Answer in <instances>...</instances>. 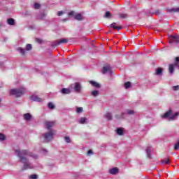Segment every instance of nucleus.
<instances>
[{
  "label": "nucleus",
  "mask_w": 179,
  "mask_h": 179,
  "mask_svg": "<svg viewBox=\"0 0 179 179\" xmlns=\"http://www.w3.org/2000/svg\"><path fill=\"white\" fill-rule=\"evenodd\" d=\"M79 124H87V118L86 117H81L78 120Z\"/></svg>",
  "instance_id": "nucleus-19"
},
{
  "label": "nucleus",
  "mask_w": 179,
  "mask_h": 179,
  "mask_svg": "<svg viewBox=\"0 0 179 179\" xmlns=\"http://www.w3.org/2000/svg\"><path fill=\"white\" fill-rule=\"evenodd\" d=\"M174 149H175V150H178V149H179V139L177 141V143L175 144Z\"/></svg>",
  "instance_id": "nucleus-33"
},
{
  "label": "nucleus",
  "mask_w": 179,
  "mask_h": 179,
  "mask_svg": "<svg viewBox=\"0 0 179 179\" xmlns=\"http://www.w3.org/2000/svg\"><path fill=\"white\" fill-rule=\"evenodd\" d=\"M173 90H179V86H173Z\"/></svg>",
  "instance_id": "nucleus-43"
},
{
  "label": "nucleus",
  "mask_w": 179,
  "mask_h": 179,
  "mask_svg": "<svg viewBox=\"0 0 179 179\" xmlns=\"http://www.w3.org/2000/svg\"><path fill=\"white\" fill-rule=\"evenodd\" d=\"M99 92L98 90H94L91 92L92 96H93L94 97L99 96Z\"/></svg>",
  "instance_id": "nucleus-24"
},
{
  "label": "nucleus",
  "mask_w": 179,
  "mask_h": 179,
  "mask_svg": "<svg viewBox=\"0 0 179 179\" xmlns=\"http://www.w3.org/2000/svg\"><path fill=\"white\" fill-rule=\"evenodd\" d=\"M43 138L45 142H50V141H52V139H54V131L50 130L49 132L45 133L43 134Z\"/></svg>",
  "instance_id": "nucleus-4"
},
{
  "label": "nucleus",
  "mask_w": 179,
  "mask_h": 179,
  "mask_svg": "<svg viewBox=\"0 0 179 179\" xmlns=\"http://www.w3.org/2000/svg\"><path fill=\"white\" fill-rule=\"evenodd\" d=\"M117 135H124V130L122 129V128H118L117 129Z\"/></svg>",
  "instance_id": "nucleus-23"
},
{
  "label": "nucleus",
  "mask_w": 179,
  "mask_h": 179,
  "mask_svg": "<svg viewBox=\"0 0 179 179\" xmlns=\"http://www.w3.org/2000/svg\"><path fill=\"white\" fill-rule=\"evenodd\" d=\"M152 152H153V148H152V146H148L146 148V153H147L148 159H152V155L150 154V153H152Z\"/></svg>",
  "instance_id": "nucleus-10"
},
{
  "label": "nucleus",
  "mask_w": 179,
  "mask_h": 179,
  "mask_svg": "<svg viewBox=\"0 0 179 179\" xmlns=\"http://www.w3.org/2000/svg\"><path fill=\"white\" fill-rule=\"evenodd\" d=\"M82 111H83V108L78 107L76 108V113H78V114H80V113H82Z\"/></svg>",
  "instance_id": "nucleus-32"
},
{
  "label": "nucleus",
  "mask_w": 179,
  "mask_h": 179,
  "mask_svg": "<svg viewBox=\"0 0 179 179\" xmlns=\"http://www.w3.org/2000/svg\"><path fill=\"white\" fill-rule=\"evenodd\" d=\"M162 73H163V69L162 68H158L156 70V75H162Z\"/></svg>",
  "instance_id": "nucleus-26"
},
{
  "label": "nucleus",
  "mask_w": 179,
  "mask_h": 179,
  "mask_svg": "<svg viewBox=\"0 0 179 179\" xmlns=\"http://www.w3.org/2000/svg\"><path fill=\"white\" fill-rule=\"evenodd\" d=\"M0 102H1V99H0Z\"/></svg>",
  "instance_id": "nucleus-49"
},
{
  "label": "nucleus",
  "mask_w": 179,
  "mask_h": 179,
  "mask_svg": "<svg viewBox=\"0 0 179 179\" xmlns=\"http://www.w3.org/2000/svg\"><path fill=\"white\" fill-rule=\"evenodd\" d=\"M56 122L55 121H45V125L49 131H51L52 127H55Z\"/></svg>",
  "instance_id": "nucleus-6"
},
{
  "label": "nucleus",
  "mask_w": 179,
  "mask_h": 179,
  "mask_svg": "<svg viewBox=\"0 0 179 179\" xmlns=\"http://www.w3.org/2000/svg\"><path fill=\"white\" fill-rule=\"evenodd\" d=\"M162 163H163L164 164H169V163H170V159L166 158L164 159H162Z\"/></svg>",
  "instance_id": "nucleus-27"
},
{
  "label": "nucleus",
  "mask_w": 179,
  "mask_h": 179,
  "mask_svg": "<svg viewBox=\"0 0 179 179\" xmlns=\"http://www.w3.org/2000/svg\"><path fill=\"white\" fill-rule=\"evenodd\" d=\"M31 100H32L33 101H43V100L41 99V98L38 97L37 95H32L31 96Z\"/></svg>",
  "instance_id": "nucleus-11"
},
{
  "label": "nucleus",
  "mask_w": 179,
  "mask_h": 179,
  "mask_svg": "<svg viewBox=\"0 0 179 179\" xmlns=\"http://www.w3.org/2000/svg\"><path fill=\"white\" fill-rule=\"evenodd\" d=\"M7 23L10 26H15V20L13 18H8L7 20Z\"/></svg>",
  "instance_id": "nucleus-16"
},
{
  "label": "nucleus",
  "mask_w": 179,
  "mask_h": 179,
  "mask_svg": "<svg viewBox=\"0 0 179 179\" xmlns=\"http://www.w3.org/2000/svg\"><path fill=\"white\" fill-rule=\"evenodd\" d=\"M18 51L22 54V55H24L25 52H26V50H24V49L22 48H20L17 49Z\"/></svg>",
  "instance_id": "nucleus-31"
},
{
  "label": "nucleus",
  "mask_w": 179,
  "mask_h": 179,
  "mask_svg": "<svg viewBox=\"0 0 179 179\" xmlns=\"http://www.w3.org/2000/svg\"><path fill=\"white\" fill-rule=\"evenodd\" d=\"M64 139L67 143H71V138H69V137L66 136L64 137Z\"/></svg>",
  "instance_id": "nucleus-37"
},
{
  "label": "nucleus",
  "mask_w": 179,
  "mask_h": 179,
  "mask_svg": "<svg viewBox=\"0 0 179 179\" xmlns=\"http://www.w3.org/2000/svg\"><path fill=\"white\" fill-rule=\"evenodd\" d=\"M0 141H5V135L0 134Z\"/></svg>",
  "instance_id": "nucleus-39"
},
{
  "label": "nucleus",
  "mask_w": 179,
  "mask_h": 179,
  "mask_svg": "<svg viewBox=\"0 0 179 179\" xmlns=\"http://www.w3.org/2000/svg\"><path fill=\"white\" fill-rule=\"evenodd\" d=\"M105 17H111V13H110V11H107L106 13Z\"/></svg>",
  "instance_id": "nucleus-36"
},
{
  "label": "nucleus",
  "mask_w": 179,
  "mask_h": 179,
  "mask_svg": "<svg viewBox=\"0 0 179 179\" xmlns=\"http://www.w3.org/2000/svg\"><path fill=\"white\" fill-rule=\"evenodd\" d=\"M29 178L30 179H37V175H36V174L31 175Z\"/></svg>",
  "instance_id": "nucleus-38"
},
{
  "label": "nucleus",
  "mask_w": 179,
  "mask_h": 179,
  "mask_svg": "<svg viewBox=\"0 0 179 179\" xmlns=\"http://www.w3.org/2000/svg\"><path fill=\"white\" fill-rule=\"evenodd\" d=\"M26 93V89L21 87L20 89H13L10 91V94L15 97H22Z\"/></svg>",
  "instance_id": "nucleus-2"
},
{
  "label": "nucleus",
  "mask_w": 179,
  "mask_h": 179,
  "mask_svg": "<svg viewBox=\"0 0 179 179\" xmlns=\"http://www.w3.org/2000/svg\"><path fill=\"white\" fill-rule=\"evenodd\" d=\"M60 92L62 94H69L71 93V90L69 88H63Z\"/></svg>",
  "instance_id": "nucleus-15"
},
{
  "label": "nucleus",
  "mask_w": 179,
  "mask_h": 179,
  "mask_svg": "<svg viewBox=\"0 0 179 179\" xmlns=\"http://www.w3.org/2000/svg\"><path fill=\"white\" fill-rule=\"evenodd\" d=\"M102 73H111V66H110V65L103 66Z\"/></svg>",
  "instance_id": "nucleus-9"
},
{
  "label": "nucleus",
  "mask_w": 179,
  "mask_h": 179,
  "mask_svg": "<svg viewBox=\"0 0 179 179\" xmlns=\"http://www.w3.org/2000/svg\"><path fill=\"white\" fill-rule=\"evenodd\" d=\"M24 120H25L26 121H30V120H31V115L30 113L24 114Z\"/></svg>",
  "instance_id": "nucleus-18"
},
{
  "label": "nucleus",
  "mask_w": 179,
  "mask_h": 179,
  "mask_svg": "<svg viewBox=\"0 0 179 179\" xmlns=\"http://www.w3.org/2000/svg\"><path fill=\"white\" fill-rule=\"evenodd\" d=\"M69 16H75V12L71 11V12L69 13Z\"/></svg>",
  "instance_id": "nucleus-41"
},
{
  "label": "nucleus",
  "mask_w": 179,
  "mask_h": 179,
  "mask_svg": "<svg viewBox=\"0 0 179 179\" xmlns=\"http://www.w3.org/2000/svg\"><path fill=\"white\" fill-rule=\"evenodd\" d=\"M105 118H106V119L108 120H113V115H111V113H107L105 115Z\"/></svg>",
  "instance_id": "nucleus-22"
},
{
  "label": "nucleus",
  "mask_w": 179,
  "mask_h": 179,
  "mask_svg": "<svg viewBox=\"0 0 179 179\" xmlns=\"http://www.w3.org/2000/svg\"><path fill=\"white\" fill-rule=\"evenodd\" d=\"M15 155L19 157L20 163L23 164V167L22 169V171H24V170H29L30 169H34L33 164L29 162V159H27L28 156L30 157H33L34 159H38V156L34 155L33 153L29 152L27 150H15Z\"/></svg>",
  "instance_id": "nucleus-1"
},
{
  "label": "nucleus",
  "mask_w": 179,
  "mask_h": 179,
  "mask_svg": "<svg viewBox=\"0 0 179 179\" xmlns=\"http://www.w3.org/2000/svg\"><path fill=\"white\" fill-rule=\"evenodd\" d=\"M178 68V69H179V64H178V66H176Z\"/></svg>",
  "instance_id": "nucleus-46"
},
{
  "label": "nucleus",
  "mask_w": 179,
  "mask_h": 179,
  "mask_svg": "<svg viewBox=\"0 0 179 179\" xmlns=\"http://www.w3.org/2000/svg\"><path fill=\"white\" fill-rule=\"evenodd\" d=\"M110 27H112L115 30H121V29H122V27H118L117 25V23H115V22H113V24H111Z\"/></svg>",
  "instance_id": "nucleus-13"
},
{
  "label": "nucleus",
  "mask_w": 179,
  "mask_h": 179,
  "mask_svg": "<svg viewBox=\"0 0 179 179\" xmlns=\"http://www.w3.org/2000/svg\"><path fill=\"white\" fill-rule=\"evenodd\" d=\"M119 16L121 19H127V17H128V14L120 13Z\"/></svg>",
  "instance_id": "nucleus-25"
},
{
  "label": "nucleus",
  "mask_w": 179,
  "mask_h": 179,
  "mask_svg": "<svg viewBox=\"0 0 179 179\" xmlns=\"http://www.w3.org/2000/svg\"><path fill=\"white\" fill-rule=\"evenodd\" d=\"M169 44H172V43H179V35H169Z\"/></svg>",
  "instance_id": "nucleus-5"
},
{
  "label": "nucleus",
  "mask_w": 179,
  "mask_h": 179,
  "mask_svg": "<svg viewBox=\"0 0 179 179\" xmlns=\"http://www.w3.org/2000/svg\"><path fill=\"white\" fill-rule=\"evenodd\" d=\"M81 90H82V85H80V83H74V91L76 92V93H80Z\"/></svg>",
  "instance_id": "nucleus-8"
},
{
  "label": "nucleus",
  "mask_w": 179,
  "mask_h": 179,
  "mask_svg": "<svg viewBox=\"0 0 179 179\" xmlns=\"http://www.w3.org/2000/svg\"><path fill=\"white\" fill-rule=\"evenodd\" d=\"M36 43H38L39 44L41 43V39L36 38Z\"/></svg>",
  "instance_id": "nucleus-44"
},
{
  "label": "nucleus",
  "mask_w": 179,
  "mask_h": 179,
  "mask_svg": "<svg viewBox=\"0 0 179 179\" xmlns=\"http://www.w3.org/2000/svg\"><path fill=\"white\" fill-rule=\"evenodd\" d=\"M68 43V39L61 38L54 42L55 45H59V44H66Z\"/></svg>",
  "instance_id": "nucleus-7"
},
{
  "label": "nucleus",
  "mask_w": 179,
  "mask_h": 179,
  "mask_svg": "<svg viewBox=\"0 0 179 179\" xmlns=\"http://www.w3.org/2000/svg\"><path fill=\"white\" fill-rule=\"evenodd\" d=\"M76 20H83V16L81 14H77L74 15Z\"/></svg>",
  "instance_id": "nucleus-21"
},
{
  "label": "nucleus",
  "mask_w": 179,
  "mask_h": 179,
  "mask_svg": "<svg viewBox=\"0 0 179 179\" xmlns=\"http://www.w3.org/2000/svg\"><path fill=\"white\" fill-rule=\"evenodd\" d=\"M109 173H110V174H113V175L118 174V173H119L118 168H113V169H110Z\"/></svg>",
  "instance_id": "nucleus-12"
},
{
  "label": "nucleus",
  "mask_w": 179,
  "mask_h": 179,
  "mask_svg": "<svg viewBox=\"0 0 179 179\" xmlns=\"http://www.w3.org/2000/svg\"><path fill=\"white\" fill-rule=\"evenodd\" d=\"M64 20L65 21V20H66V19H64Z\"/></svg>",
  "instance_id": "nucleus-47"
},
{
  "label": "nucleus",
  "mask_w": 179,
  "mask_h": 179,
  "mask_svg": "<svg viewBox=\"0 0 179 179\" xmlns=\"http://www.w3.org/2000/svg\"><path fill=\"white\" fill-rule=\"evenodd\" d=\"M166 12H171V13L177 12L179 13V7L176 8H171V9L167 8Z\"/></svg>",
  "instance_id": "nucleus-20"
},
{
  "label": "nucleus",
  "mask_w": 179,
  "mask_h": 179,
  "mask_svg": "<svg viewBox=\"0 0 179 179\" xmlns=\"http://www.w3.org/2000/svg\"><path fill=\"white\" fill-rule=\"evenodd\" d=\"M127 113L129 114V115H131L134 114V110H128L127 111Z\"/></svg>",
  "instance_id": "nucleus-40"
},
{
  "label": "nucleus",
  "mask_w": 179,
  "mask_h": 179,
  "mask_svg": "<svg viewBox=\"0 0 179 179\" xmlns=\"http://www.w3.org/2000/svg\"><path fill=\"white\" fill-rule=\"evenodd\" d=\"M174 66H176L174 64H169V71L171 75H173V73H174Z\"/></svg>",
  "instance_id": "nucleus-17"
},
{
  "label": "nucleus",
  "mask_w": 179,
  "mask_h": 179,
  "mask_svg": "<svg viewBox=\"0 0 179 179\" xmlns=\"http://www.w3.org/2000/svg\"><path fill=\"white\" fill-rule=\"evenodd\" d=\"M175 66H178L179 65V57H176L175 59V63L173 64Z\"/></svg>",
  "instance_id": "nucleus-28"
},
{
  "label": "nucleus",
  "mask_w": 179,
  "mask_h": 179,
  "mask_svg": "<svg viewBox=\"0 0 179 179\" xmlns=\"http://www.w3.org/2000/svg\"><path fill=\"white\" fill-rule=\"evenodd\" d=\"M90 83H91L92 86H93L94 87H96V89H100L101 87L100 84L98 83L97 82L90 81Z\"/></svg>",
  "instance_id": "nucleus-14"
},
{
  "label": "nucleus",
  "mask_w": 179,
  "mask_h": 179,
  "mask_svg": "<svg viewBox=\"0 0 179 179\" xmlns=\"http://www.w3.org/2000/svg\"><path fill=\"white\" fill-rule=\"evenodd\" d=\"M40 6H41V5L38 3H35L34 5V9H40Z\"/></svg>",
  "instance_id": "nucleus-34"
},
{
  "label": "nucleus",
  "mask_w": 179,
  "mask_h": 179,
  "mask_svg": "<svg viewBox=\"0 0 179 179\" xmlns=\"http://www.w3.org/2000/svg\"><path fill=\"white\" fill-rule=\"evenodd\" d=\"M27 51H30L31 50V44H27L26 46Z\"/></svg>",
  "instance_id": "nucleus-35"
},
{
  "label": "nucleus",
  "mask_w": 179,
  "mask_h": 179,
  "mask_svg": "<svg viewBox=\"0 0 179 179\" xmlns=\"http://www.w3.org/2000/svg\"><path fill=\"white\" fill-rule=\"evenodd\" d=\"M124 87L125 89H129V87H131V83L130 82L125 83Z\"/></svg>",
  "instance_id": "nucleus-30"
},
{
  "label": "nucleus",
  "mask_w": 179,
  "mask_h": 179,
  "mask_svg": "<svg viewBox=\"0 0 179 179\" xmlns=\"http://www.w3.org/2000/svg\"><path fill=\"white\" fill-rule=\"evenodd\" d=\"M62 15H64V11H59V12L57 13V15L62 16Z\"/></svg>",
  "instance_id": "nucleus-42"
},
{
  "label": "nucleus",
  "mask_w": 179,
  "mask_h": 179,
  "mask_svg": "<svg viewBox=\"0 0 179 179\" xmlns=\"http://www.w3.org/2000/svg\"><path fill=\"white\" fill-rule=\"evenodd\" d=\"M178 115V113H173V110H169L164 115L163 118H169V120H176Z\"/></svg>",
  "instance_id": "nucleus-3"
},
{
  "label": "nucleus",
  "mask_w": 179,
  "mask_h": 179,
  "mask_svg": "<svg viewBox=\"0 0 179 179\" xmlns=\"http://www.w3.org/2000/svg\"><path fill=\"white\" fill-rule=\"evenodd\" d=\"M88 155H93V151L92 150H90L88 152H87Z\"/></svg>",
  "instance_id": "nucleus-45"
},
{
  "label": "nucleus",
  "mask_w": 179,
  "mask_h": 179,
  "mask_svg": "<svg viewBox=\"0 0 179 179\" xmlns=\"http://www.w3.org/2000/svg\"><path fill=\"white\" fill-rule=\"evenodd\" d=\"M0 26H2V24H0Z\"/></svg>",
  "instance_id": "nucleus-48"
},
{
  "label": "nucleus",
  "mask_w": 179,
  "mask_h": 179,
  "mask_svg": "<svg viewBox=\"0 0 179 179\" xmlns=\"http://www.w3.org/2000/svg\"><path fill=\"white\" fill-rule=\"evenodd\" d=\"M48 106V108H50V110H54V108H55V106H54V103H52V102H50Z\"/></svg>",
  "instance_id": "nucleus-29"
}]
</instances>
